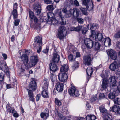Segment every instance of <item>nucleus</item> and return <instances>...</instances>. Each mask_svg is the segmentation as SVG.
Wrapping results in <instances>:
<instances>
[{"mask_svg":"<svg viewBox=\"0 0 120 120\" xmlns=\"http://www.w3.org/2000/svg\"><path fill=\"white\" fill-rule=\"evenodd\" d=\"M87 31V29L86 27H83L82 29V33L83 34H84L86 33Z\"/></svg>","mask_w":120,"mask_h":120,"instance_id":"864d4df0","label":"nucleus"},{"mask_svg":"<svg viewBox=\"0 0 120 120\" xmlns=\"http://www.w3.org/2000/svg\"><path fill=\"white\" fill-rule=\"evenodd\" d=\"M82 27V26H78L76 27H73L72 28V29L73 31L79 32L81 30Z\"/></svg>","mask_w":120,"mask_h":120,"instance_id":"72a5a7b5","label":"nucleus"},{"mask_svg":"<svg viewBox=\"0 0 120 120\" xmlns=\"http://www.w3.org/2000/svg\"><path fill=\"white\" fill-rule=\"evenodd\" d=\"M12 15L13 16L14 19H15L17 18L18 14H17V10L16 9H14L13 8L12 12Z\"/></svg>","mask_w":120,"mask_h":120,"instance_id":"473e14b6","label":"nucleus"},{"mask_svg":"<svg viewBox=\"0 0 120 120\" xmlns=\"http://www.w3.org/2000/svg\"><path fill=\"white\" fill-rule=\"evenodd\" d=\"M11 84H7L6 85V87L7 88L9 89L11 88Z\"/></svg>","mask_w":120,"mask_h":120,"instance_id":"774afa93","label":"nucleus"},{"mask_svg":"<svg viewBox=\"0 0 120 120\" xmlns=\"http://www.w3.org/2000/svg\"><path fill=\"white\" fill-rule=\"evenodd\" d=\"M50 77L51 80L52 82H55L56 80V76L54 75L53 73H52L51 72Z\"/></svg>","mask_w":120,"mask_h":120,"instance_id":"c9c22d12","label":"nucleus"},{"mask_svg":"<svg viewBox=\"0 0 120 120\" xmlns=\"http://www.w3.org/2000/svg\"><path fill=\"white\" fill-rule=\"evenodd\" d=\"M109 81L110 83H111V86L112 87H115L117 88V90H116L117 91H118L119 92L120 91V90L119 88V87L117 86H116L115 84L116 82V80L115 79V76H111L109 78Z\"/></svg>","mask_w":120,"mask_h":120,"instance_id":"1a4fd4ad","label":"nucleus"},{"mask_svg":"<svg viewBox=\"0 0 120 120\" xmlns=\"http://www.w3.org/2000/svg\"><path fill=\"white\" fill-rule=\"evenodd\" d=\"M99 108L101 113L103 114V116L106 114H109L107 112V110L105 108L101 106L99 107Z\"/></svg>","mask_w":120,"mask_h":120,"instance_id":"cd10ccee","label":"nucleus"},{"mask_svg":"<svg viewBox=\"0 0 120 120\" xmlns=\"http://www.w3.org/2000/svg\"><path fill=\"white\" fill-rule=\"evenodd\" d=\"M49 50V48L48 47H47L45 49H44L43 50L42 52L43 53L47 54L48 53Z\"/></svg>","mask_w":120,"mask_h":120,"instance_id":"5fc2aeb1","label":"nucleus"},{"mask_svg":"<svg viewBox=\"0 0 120 120\" xmlns=\"http://www.w3.org/2000/svg\"><path fill=\"white\" fill-rule=\"evenodd\" d=\"M60 56L56 51L54 52L52 60L53 63H57L60 60Z\"/></svg>","mask_w":120,"mask_h":120,"instance_id":"4468645a","label":"nucleus"},{"mask_svg":"<svg viewBox=\"0 0 120 120\" xmlns=\"http://www.w3.org/2000/svg\"><path fill=\"white\" fill-rule=\"evenodd\" d=\"M108 86V80L106 79H103L102 84V88L104 89L106 88Z\"/></svg>","mask_w":120,"mask_h":120,"instance_id":"5701e85b","label":"nucleus"},{"mask_svg":"<svg viewBox=\"0 0 120 120\" xmlns=\"http://www.w3.org/2000/svg\"><path fill=\"white\" fill-rule=\"evenodd\" d=\"M43 90L41 93L42 96L44 98H47L48 97V93L47 89L46 90L45 89H43Z\"/></svg>","mask_w":120,"mask_h":120,"instance_id":"c85d7f7f","label":"nucleus"},{"mask_svg":"<svg viewBox=\"0 0 120 120\" xmlns=\"http://www.w3.org/2000/svg\"><path fill=\"white\" fill-rule=\"evenodd\" d=\"M68 58L69 60L71 62L74 61L75 59V56H73L72 54H70L68 56Z\"/></svg>","mask_w":120,"mask_h":120,"instance_id":"f704fd0d","label":"nucleus"},{"mask_svg":"<svg viewBox=\"0 0 120 120\" xmlns=\"http://www.w3.org/2000/svg\"><path fill=\"white\" fill-rule=\"evenodd\" d=\"M44 1L47 4H49L52 2L51 0H44Z\"/></svg>","mask_w":120,"mask_h":120,"instance_id":"13d9d810","label":"nucleus"},{"mask_svg":"<svg viewBox=\"0 0 120 120\" xmlns=\"http://www.w3.org/2000/svg\"><path fill=\"white\" fill-rule=\"evenodd\" d=\"M5 74L2 72L0 73V81L3 82L4 79Z\"/></svg>","mask_w":120,"mask_h":120,"instance_id":"58836bf2","label":"nucleus"},{"mask_svg":"<svg viewBox=\"0 0 120 120\" xmlns=\"http://www.w3.org/2000/svg\"><path fill=\"white\" fill-rule=\"evenodd\" d=\"M40 116L41 118L43 119H46L49 116L48 109L47 108L45 109V111L41 113Z\"/></svg>","mask_w":120,"mask_h":120,"instance_id":"dca6fc26","label":"nucleus"},{"mask_svg":"<svg viewBox=\"0 0 120 120\" xmlns=\"http://www.w3.org/2000/svg\"><path fill=\"white\" fill-rule=\"evenodd\" d=\"M68 91L70 95L72 96H75L77 97L79 95L78 90L74 86H71L68 89Z\"/></svg>","mask_w":120,"mask_h":120,"instance_id":"423d86ee","label":"nucleus"},{"mask_svg":"<svg viewBox=\"0 0 120 120\" xmlns=\"http://www.w3.org/2000/svg\"><path fill=\"white\" fill-rule=\"evenodd\" d=\"M66 6L68 7H70L71 5H73L74 6L78 7L79 6V4L78 2L76 0H75L74 3L72 2H70L68 1L67 3Z\"/></svg>","mask_w":120,"mask_h":120,"instance_id":"412c9836","label":"nucleus"},{"mask_svg":"<svg viewBox=\"0 0 120 120\" xmlns=\"http://www.w3.org/2000/svg\"><path fill=\"white\" fill-rule=\"evenodd\" d=\"M86 109H90V106L89 105V103H87V104H86Z\"/></svg>","mask_w":120,"mask_h":120,"instance_id":"052dcab7","label":"nucleus"},{"mask_svg":"<svg viewBox=\"0 0 120 120\" xmlns=\"http://www.w3.org/2000/svg\"><path fill=\"white\" fill-rule=\"evenodd\" d=\"M116 46L119 48H120V42L117 41L116 43Z\"/></svg>","mask_w":120,"mask_h":120,"instance_id":"0e129e2a","label":"nucleus"},{"mask_svg":"<svg viewBox=\"0 0 120 120\" xmlns=\"http://www.w3.org/2000/svg\"><path fill=\"white\" fill-rule=\"evenodd\" d=\"M28 92L29 97L30 98L29 100L33 101H34V95L33 94L32 91L28 89Z\"/></svg>","mask_w":120,"mask_h":120,"instance_id":"a878e982","label":"nucleus"},{"mask_svg":"<svg viewBox=\"0 0 120 120\" xmlns=\"http://www.w3.org/2000/svg\"><path fill=\"white\" fill-rule=\"evenodd\" d=\"M43 85L42 87L43 89H45V90L48 89V80L46 79H44L43 82Z\"/></svg>","mask_w":120,"mask_h":120,"instance_id":"bb28decb","label":"nucleus"},{"mask_svg":"<svg viewBox=\"0 0 120 120\" xmlns=\"http://www.w3.org/2000/svg\"><path fill=\"white\" fill-rule=\"evenodd\" d=\"M108 54L111 59L113 60H116L117 58V55L116 52L112 49L109 50L107 52Z\"/></svg>","mask_w":120,"mask_h":120,"instance_id":"9b49d317","label":"nucleus"},{"mask_svg":"<svg viewBox=\"0 0 120 120\" xmlns=\"http://www.w3.org/2000/svg\"><path fill=\"white\" fill-rule=\"evenodd\" d=\"M50 72L53 73L56 71L58 70L56 64L54 63H51L49 65Z\"/></svg>","mask_w":120,"mask_h":120,"instance_id":"f3484780","label":"nucleus"},{"mask_svg":"<svg viewBox=\"0 0 120 120\" xmlns=\"http://www.w3.org/2000/svg\"><path fill=\"white\" fill-rule=\"evenodd\" d=\"M62 11L63 12L66 13L67 17L71 16L72 13L73 16L78 17L80 13L79 10L77 8H73V9H70L69 11H67L66 8H63Z\"/></svg>","mask_w":120,"mask_h":120,"instance_id":"20e7f679","label":"nucleus"},{"mask_svg":"<svg viewBox=\"0 0 120 120\" xmlns=\"http://www.w3.org/2000/svg\"><path fill=\"white\" fill-rule=\"evenodd\" d=\"M78 17H76V16H74L75 17H76L77 18L76 20L79 23L81 24H82L84 22V20L83 19L81 18L78 17Z\"/></svg>","mask_w":120,"mask_h":120,"instance_id":"4c0bfd02","label":"nucleus"},{"mask_svg":"<svg viewBox=\"0 0 120 120\" xmlns=\"http://www.w3.org/2000/svg\"><path fill=\"white\" fill-rule=\"evenodd\" d=\"M114 101L115 104L120 105V98H117L114 100Z\"/></svg>","mask_w":120,"mask_h":120,"instance_id":"49530a36","label":"nucleus"},{"mask_svg":"<svg viewBox=\"0 0 120 120\" xmlns=\"http://www.w3.org/2000/svg\"><path fill=\"white\" fill-rule=\"evenodd\" d=\"M29 87L30 89L33 91H35L37 87V84L35 81L34 80L31 81L29 83Z\"/></svg>","mask_w":120,"mask_h":120,"instance_id":"2eb2a0df","label":"nucleus"},{"mask_svg":"<svg viewBox=\"0 0 120 120\" xmlns=\"http://www.w3.org/2000/svg\"><path fill=\"white\" fill-rule=\"evenodd\" d=\"M114 37L116 38H120V31L118 32L114 35Z\"/></svg>","mask_w":120,"mask_h":120,"instance_id":"09e8293b","label":"nucleus"},{"mask_svg":"<svg viewBox=\"0 0 120 120\" xmlns=\"http://www.w3.org/2000/svg\"><path fill=\"white\" fill-rule=\"evenodd\" d=\"M48 17V19H52L53 18L54 16V14L52 12H49L47 14Z\"/></svg>","mask_w":120,"mask_h":120,"instance_id":"a18cd8bd","label":"nucleus"},{"mask_svg":"<svg viewBox=\"0 0 120 120\" xmlns=\"http://www.w3.org/2000/svg\"><path fill=\"white\" fill-rule=\"evenodd\" d=\"M93 68L91 67H89L86 69V72L87 76V79L89 80V78L91 75L93 73Z\"/></svg>","mask_w":120,"mask_h":120,"instance_id":"aec40b11","label":"nucleus"},{"mask_svg":"<svg viewBox=\"0 0 120 120\" xmlns=\"http://www.w3.org/2000/svg\"><path fill=\"white\" fill-rule=\"evenodd\" d=\"M76 56L77 57H80V53L79 52H77L76 53Z\"/></svg>","mask_w":120,"mask_h":120,"instance_id":"338daca9","label":"nucleus"},{"mask_svg":"<svg viewBox=\"0 0 120 120\" xmlns=\"http://www.w3.org/2000/svg\"><path fill=\"white\" fill-rule=\"evenodd\" d=\"M12 113H13V116L14 117L17 118L18 117V114L17 113V112L15 110V111L13 112Z\"/></svg>","mask_w":120,"mask_h":120,"instance_id":"603ef678","label":"nucleus"},{"mask_svg":"<svg viewBox=\"0 0 120 120\" xmlns=\"http://www.w3.org/2000/svg\"><path fill=\"white\" fill-rule=\"evenodd\" d=\"M56 11V13L58 15V17L60 18L59 20L61 21H60V22H62V24H65L66 23L64 17L63 16V15L61 14V10H58Z\"/></svg>","mask_w":120,"mask_h":120,"instance_id":"f8f14e48","label":"nucleus"},{"mask_svg":"<svg viewBox=\"0 0 120 120\" xmlns=\"http://www.w3.org/2000/svg\"><path fill=\"white\" fill-rule=\"evenodd\" d=\"M100 46V44L98 42H95L94 47L95 49L96 50H99V49Z\"/></svg>","mask_w":120,"mask_h":120,"instance_id":"79ce46f5","label":"nucleus"},{"mask_svg":"<svg viewBox=\"0 0 120 120\" xmlns=\"http://www.w3.org/2000/svg\"><path fill=\"white\" fill-rule=\"evenodd\" d=\"M56 7V6L55 5L52 4L48 6L46 8H55Z\"/></svg>","mask_w":120,"mask_h":120,"instance_id":"bf43d9fd","label":"nucleus"},{"mask_svg":"<svg viewBox=\"0 0 120 120\" xmlns=\"http://www.w3.org/2000/svg\"><path fill=\"white\" fill-rule=\"evenodd\" d=\"M92 59L89 55H87L84 56L83 63L85 65L89 66L91 65Z\"/></svg>","mask_w":120,"mask_h":120,"instance_id":"6e6552de","label":"nucleus"},{"mask_svg":"<svg viewBox=\"0 0 120 120\" xmlns=\"http://www.w3.org/2000/svg\"><path fill=\"white\" fill-rule=\"evenodd\" d=\"M0 63V68L1 70L4 72L8 71L9 69L6 62L2 61Z\"/></svg>","mask_w":120,"mask_h":120,"instance_id":"a211bd4d","label":"nucleus"},{"mask_svg":"<svg viewBox=\"0 0 120 120\" xmlns=\"http://www.w3.org/2000/svg\"><path fill=\"white\" fill-rule=\"evenodd\" d=\"M42 38L41 36H37L34 39L33 46L34 47L37 48V51L39 53L41 50L42 45Z\"/></svg>","mask_w":120,"mask_h":120,"instance_id":"7ed1b4c3","label":"nucleus"},{"mask_svg":"<svg viewBox=\"0 0 120 120\" xmlns=\"http://www.w3.org/2000/svg\"><path fill=\"white\" fill-rule=\"evenodd\" d=\"M115 97V94L110 93L108 95V97L109 99H113Z\"/></svg>","mask_w":120,"mask_h":120,"instance_id":"ea45409f","label":"nucleus"},{"mask_svg":"<svg viewBox=\"0 0 120 120\" xmlns=\"http://www.w3.org/2000/svg\"><path fill=\"white\" fill-rule=\"evenodd\" d=\"M6 108L7 111L10 113H12L13 112L15 111V110L13 108L11 107L8 105L6 106Z\"/></svg>","mask_w":120,"mask_h":120,"instance_id":"2f4dec72","label":"nucleus"},{"mask_svg":"<svg viewBox=\"0 0 120 120\" xmlns=\"http://www.w3.org/2000/svg\"><path fill=\"white\" fill-rule=\"evenodd\" d=\"M90 25V29H93L91 30V37H93L96 41H102L104 38L103 37L102 34L100 33L96 34L94 30L98 28V24L96 23H94L93 24H91Z\"/></svg>","mask_w":120,"mask_h":120,"instance_id":"f03ea898","label":"nucleus"},{"mask_svg":"<svg viewBox=\"0 0 120 120\" xmlns=\"http://www.w3.org/2000/svg\"><path fill=\"white\" fill-rule=\"evenodd\" d=\"M29 16L31 19H33V17L35 16L33 12L30 10H29Z\"/></svg>","mask_w":120,"mask_h":120,"instance_id":"37998d69","label":"nucleus"},{"mask_svg":"<svg viewBox=\"0 0 120 120\" xmlns=\"http://www.w3.org/2000/svg\"><path fill=\"white\" fill-rule=\"evenodd\" d=\"M58 32L57 37L60 40L63 39L67 33L66 28L64 26L60 27L58 30Z\"/></svg>","mask_w":120,"mask_h":120,"instance_id":"39448f33","label":"nucleus"},{"mask_svg":"<svg viewBox=\"0 0 120 120\" xmlns=\"http://www.w3.org/2000/svg\"><path fill=\"white\" fill-rule=\"evenodd\" d=\"M41 96V94H38L36 97V101H38L40 98Z\"/></svg>","mask_w":120,"mask_h":120,"instance_id":"4d7b16f0","label":"nucleus"},{"mask_svg":"<svg viewBox=\"0 0 120 120\" xmlns=\"http://www.w3.org/2000/svg\"><path fill=\"white\" fill-rule=\"evenodd\" d=\"M80 9L82 12L83 14L86 15H87L88 8H80Z\"/></svg>","mask_w":120,"mask_h":120,"instance_id":"e433bc0d","label":"nucleus"},{"mask_svg":"<svg viewBox=\"0 0 120 120\" xmlns=\"http://www.w3.org/2000/svg\"><path fill=\"white\" fill-rule=\"evenodd\" d=\"M111 109V110L116 113L118 114L120 112L119 111H120V109L119 106L117 105H115L112 106V109Z\"/></svg>","mask_w":120,"mask_h":120,"instance_id":"393cba45","label":"nucleus"},{"mask_svg":"<svg viewBox=\"0 0 120 120\" xmlns=\"http://www.w3.org/2000/svg\"><path fill=\"white\" fill-rule=\"evenodd\" d=\"M55 103L58 106H60L61 104L60 101L56 98L55 99Z\"/></svg>","mask_w":120,"mask_h":120,"instance_id":"c03bdc74","label":"nucleus"},{"mask_svg":"<svg viewBox=\"0 0 120 120\" xmlns=\"http://www.w3.org/2000/svg\"><path fill=\"white\" fill-rule=\"evenodd\" d=\"M103 120H112V116L110 114H106L103 116Z\"/></svg>","mask_w":120,"mask_h":120,"instance_id":"c756f323","label":"nucleus"},{"mask_svg":"<svg viewBox=\"0 0 120 120\" xmlns=\"http://www.w3.org/2000/svg\"><path fill=\"white\" fill-rule=\"evenodd\" d=\"M99 97V99H102L105 98V96L103 93H100Z\"/></svg>","mask_w":120,"mask_h":120,"instance_id":"8fccbe9b","label":"nucleus"},{"mask_svg":"<svg viewBox=\"0 0 120 120\" xmlns=\"http://www.w3.org/2000/svg\"><path fill=\"white\" fill-rule=\"evenodd\" d=\"M20 22V20L19 19H18L16 20L14 22V25L15 26H18Z\"/></svg>","mask_w":120,"mask_h":120,"instance_id":"3c124183","label":"nucleus"},{"mask_svg":"<svg viewBox=\"0 0 120 120\" xmlns=\"http://www.w3.org/2000/svg\"><path fill=\"white\" fill-rule=\"evenodd\" d=\"M68 70V67L67 64L62 65L60 69L61 72H63L64 73H66Z\"/></svg>","mask_w":120,"mask_h":120,"instance_id":"b1692460","label":"nucleus"},{"mask_svg":"<svg viewBox=\"0 0 120 120\" xmlns=\"http://www.w3.org/2000/svg\"><path fill=\"white\" fill-rule=\"evenodd\" d=\"M86 117V120H94L96 118V116L94 115H88Z\"/></svg>","mask_w":120,"mask_h":120,"instance_id":"7c9ffc66","label":"nucleus"},{"mask_svg":"<svg viewBox=\"0 0 120 120\" xmlns=\"http://www.w3.org/2000/svg\"><path fill=\"white\" fill-rule=\"evenodd\" d=\"M5 72L6 73L7 76H8V77L9 78L10 76V72L9 70L8 71Z\"/></svg>","mask_w":120,"mask_h":120,"instance_id":"69168bd1","label":"nucleus"},{"mask_svg":"<svg viewBox=\"0 0 120 120\" xmlns=\"http://www.w3.org/2000/svg\"><path fill=\"white\" fill-rule=\"evenodd\" d=\"M117 64L116 62L112 63L110 65L109 68L110 69L113 71H115L117 68Z\"/></svg>","mask_w":120,"mask_h":120,"instance_id":"4be33fe9","label":"nucleus"},{"mask_svg":"<svg viewBox=\"0 0 120 120\" xmlns=\"http://www.w3.org/2000/svg\"><path fill=\"white\" fill-rule=\"evenodd\" d=\"M34 8H41V5L39 3H35L34 5Z\"/></svg>","mask_w":120,"mask_h":120,"instance_id":"de8ad7c7","label":"nucleus"},{"mask_svg":"<svg viewBox=\"0 0 120 120\" xmlns=\"http://www.w3.org/2000/svg\"><path fill=\"white\" fill-rule=\"evenodd\" d=\"M34 11H35L38 14H40L41 13V8H34Z\"/></svg>","mask_w":120,"mask_h":120,"instance_id":"a19ab883","label":"nucleus"},{"mask_svg":"<svg viewBox=\"0 0 120 120\" xmlns=\"http://www.w3.org/2000/svg\"><path fill=\"white\" fill-rule=\"evenodd\" d=\"M33 20L34 21L36 22H37L38 20V19L35 16H34V17H33Z\"/></svg>","mask_w":120,"mask_h":120,"instance_id":"680f3d73","label":"nucleus"},{"mask_svg":"<svg viewBox=\"0 0 120 120\" xmlns=\"http://www.w3.org/2000/svg\"><path fill=\"white\" fill-rule=\"evenodd\" d=\"M93 41L90 38H86L84 40L85 44L87 48L90 49L93 46Z\"/></svg>","mask_w":120,"mask_h":120,"instance_id":"9d476101","label":"nucleus"},{"mask_svg":"<svg viewBox=\"0 0 120 120\" xmlns=\"http://www.w3.org/2000/svg\"><path fill=\"white\" fill-rule=\"evenodd\" d=\"M89 1V0H83L82 4L86 5Z\"/></svg>","mask_w":120,"mask_h":120,"instance_id":"6e6d98bb","label":"nucleus"},{"mask_svg":"<svg viewBox=\"0 0 120 120\" xmlns=\"http://www.w3.org/2000/svg\"><path fill=\"white\" fill-rule=\"evenodd\" d=\"M22 60L23 61L25 66L27 68H31L34 66L38 61V57L36 56H31L29 63H28V59L27 56L25 54L22 55L21 57Z\"/></svg>","mask_w":120,"mask_h":120,"instance_id":"f257e3e1","label":"nucleus"},{"mask_svg":"<svg viewBox=\"0 0 120 120\" xmlns=\"http://www.w3.org/2000/svg\"><path fill=\"white\" fill-rule=\"evenodd\" d=\"M111 40L109 37L104 38L102 41V43L106 47L110 46L111 44Z\"/></svg>","mask_w":120,"mask_h":120,"instance_id":"ddd939ff","label":"nucleus"},{"mask_svg":"<svg viewBox=\"0 0 120 120\" xmlns=\"http://www.w3.org/2000/svg\"><path fill=\"white\" fill-rule=\"evenodd\" d=\"M2 55L5 60L7 58V55L5 54H3Z\"/></svg>","mask_w":120,"mask_h":120,"instance_id":"e2e57ef3","label":"nucleus"},{"mask_svg":"<svg viewBox=\"0 0 120 120\" xmlns=\"http://www.w3.org/2000/svg\"><path fill=\"white\" fill-rule=\"evenodd\" d=\"M57 90L59 92H61L63 90L64 85L63 83L58 82L55 86Z\"/></svg>","mask_w":120,"mask_h":120,"instance_id":"6ab92c4d","label":"nucleus"},{"mask_svg":"<svg viewBox=\"0 0 120 120\" xmlns=\"http://www.w3.org/2000/svg\"><path fill=\"white\" fill-rule=\"evenodd\" d=\"M58 78L60 81L63 82H66L68 79L66 73H61L59 74Z\"/></svg>","mask_w":120,"mask_h":120,"instance_id":"0eeeda50","label":"nucleus"}]
</instances>
